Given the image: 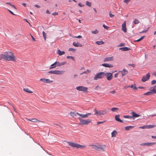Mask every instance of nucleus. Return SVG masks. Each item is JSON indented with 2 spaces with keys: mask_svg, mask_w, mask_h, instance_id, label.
Here are the masks:
<instances>
[{
  "mask_svg": "<svg viewBox=\"0 0 156 156\" xmlns=\"http://www.w3.org/2000/svg\"><path fill=\"white\" fill-rule=\"evenodd\" d=\"M117 132L116 130H114L111 133L112 137H114L116 136Z\"/></svg>",
  "mask_w": 156,
  "mask_h": 156,
  "instance_id": "29",
  "label": "nucleus"
},
{
  "mask_svg": "<svg viewBox=\"0 0 156 156\" xmlns=\"http://www.w3.org/2000/svg\"><path fill=\"white\" fill-rule=\"evenodd\" d=\"M30 35H31V37L32 38L33 40L34 41H35V38H34L30 34Z\"/></svg>",
  "mask_w": 156,
  "mask_h": 156,
  "instance_id": "58",
  "label": "nucleus"
},
{
  "mask_svg": "<svg viewBox=\"0 0 156 156\" xmlns=\"http://www.w3.org/2000/svg\"><path fill=\"white\" fill-rule=\"evenodd\" d=\"M98 32H99L98 31V30H97V29H96L95 30H94V31H91V33L92 34H97V33H98Z\"/></svg>",
  "mask_w": 156,
  "mask_h": 156,
  "instance_id": "37",
  "label": "nucleus"
},
{
  "mask_svg": "<svg viewBox=\"0 0 156 156\" xmlns=\"http://www.w3.org/2000/svg\"><path fill=\"white\" fill-rule=\"evenodd\" d=\"M86 147V146L85 145H80L79 144H77V148H85Z\"/></svg>",
  "mask_w": 156,
  "mask_h": 156,
  "instance_id": "31",
  "label": "nucleus"
},
{
  "mask_svg": "<svg viewBox=\"0 0 156 156\" xmlns=\"http://www.w3.org/2000/svg\"><path fill=\"white\" fill-rule=\"evenodd\" d=\"M6 56H5V52L4 54H1L0 55V60L2 59L5 60Z\"/></svg>",
  "mask_w": 156,
  "mask_h": 156,
  "instance_id": "25",
  "label": "nucleus"
},
{
  "mask_svg": "<svg viewBox=\"0 0 156 156\" xmlns=\"http://www.w3.org/2000/svg\"><path fill=\"white\" fill-rule=\"evenodd\" d=\"M6 4V5H10L11 6V5L12 4H11V3L10 2H6V3H5Z\"/></svg>",
  "mask_w": 156,
  "mask_h": 156,
  "instance_id": "61",
  "label": "nucleus"
},
{
  "mask_svg": "<svg viewBox=\"0 0 156 156\" xmlns=\"http://www.w3.org/2000/svg\"><path fill=\"white\" fill-rule=\"evenodd\" d=\"M151 83L152 85L156 83V80H153L152 81Z\"/></svg>",
  "mask_w": 156,
  "mask_h": 156,
  "instance_id": "46",
  "label": "nucleus"
},
{
  "mask_svg": "<svg viewBox=\"0 0 156 156\" xmlns=\"http://www.w3.org/2000/svg\"><path fill=\"white\" fill-rule=\"evenodd\" d=\"M106 75V74H105L104 72H99L96 74L94 77V79L96 80L99 79H101L104 78Z\"/></svg>",
  "mask_w": 156,
  "mask_h": 156,
  "instance_id": "4",
  "label": "nucleus"
},
{
  "mask_svg": "<svg viewBox=\"0 0 156 156\" xmlns=\"http://www.w3.org/2000/svg\"><path fill=\"white\" fill-rule=\"evenodd\" d=\"M130 88H137L136 86V84L134 83L133 84H132L131 85H130ZM137 88H145L144 87H139Z\"/></svg>",
  "mask_w": 156,
  "mask_h": 156,
  "instance_id": "33",
  "label": "nucleus"
},
{
  "mask_svg": "<svg viewBox=\"0 0 156 156\" xmlns=\"http://www.w3.org/2000/svg\"><path fill=\"white\" fill-rule=\"evenodd\" d=\"M102 66L106 67H112L113 65L112 64H109L108 63H103L101 65Z\"/></svg>",
  "mask_w": 156,
  "mask_h": 156,
  "instance_id": "20",
  "label": "nucleus"
},
{
  "mask_svg": "<svg viewBox=\"0 0 156 156\" xmlns=\"http://www.w3.org/2000/svg\"><path fill=\"white\" fill-rule=\"evenodd\" d=\"M106 74L107 78L108 80H110L112 78L113 76L112 73H105Z\"/></svg>",
  "mask_w": 156,
  "mask_h": 156,
  "instance_id": "10",
  "label": "nucleus"
},
{
  "mask_svg": "<svg viewBox=\"0 0 156 156\" xmlns=\"http://www.w3.org/2000/svg\"><path fill=\"white\" fill-rule=\"evenodd\" d=\"M58 12H55L52 13V15H58Z\"/></svg>",
  "mask_w": 156,
  "mask_h": 156,
  "instance_id": "57",
  "label": "nucleus"
},
{
  "mask_svg": "<svg viewBox=\"0 0 156 156\" xmlns=\"http://www.w3.org/2000/svg\"><path fill=\"white\" fill-rule=\"evenodd\" d=\"M130 0H124V2L126 3H128L129 2Z\"/></svg>",
  "mask_w": 156,
  "mask_h": 156,
  "instance_id": "51",
  "label": "nucleus"
},
{
  "mask_svg": "<svg viewBox=\"0 0 156 156\" xmlns=\"http://www.w3.org/2000/svg\"><path fill=\"white\" fill-rule=\"evenodd\" d=\"M56 63V62H55L53 64H52V65H51V66L49 67V69H51L55 68L57 66Z\"/></svg>",
  "mask_w": 156,
  "mask_h": 156,
  "instance_id": "23",
  "label": "nucleus"
},
{
  "mask_svg": "<svg viewBox=\"0 0 156 156\" xmlns=\"http://www.w3.org/2000/svg\"><path fill=\"white\" fill-rule=\"evenodd\" d=\"M8 11L12 14L13 15H15V14L12 11H11V10H10L9 9H8Z\"/></svg>",
  "mask_w": 156,
  "mask_h": 156,
  "instance_id": "49",
  "label": "nucleus"
},
{
  "mask_svg": "<svg viewBox=\"0 0 156 156\" xmlns=\"http://www.w3.org/2000/svg\"><path fill=\"white\" fill-rule=\"evenodd\" d=\"M68 144L70 146L72 147H77V143H74L73 142H68Z\"/></svg>",
  "mask_w": 156,
  "mask_h": 156,
  "instance_id": "14",
  "label": "nucleus"
},
{
  "mask_svg": "<svg viewBox=\"0 0 156 156\" xmlns=\"http://www.w3.org/2000/svg\"><path fill=\"white\" fill-rule=\"evenodd\" d=\"M22 5H23V6H24L25 7L26 6L27 4L25 3H22Z\"/></svg>",
  "mask_w": 156,
  "mask_h": 156,
  "instance_id": "64",
  "label": "nucleus"
},
{
  "mask_svg": "<svg viewBox=\"0 0 156 156\" xmlns=\"http://www.w3.org/2000/svg\"><path fill=\"white\" fill-rule=\"evenodd\" d=\"M64 71L59 70H54L50 71L48 73L51 74H55L57 75H60L63 73Z\"/></svg>",
  "mask_w": 156,
  "mask_h": 156,
  "instance_id": "7",
  "label": "nucleus"
},
{
  "mask_svg": "<svg viewBox=\"0 0 156 156\" xmlns=\"http://www.w3.org/2000/svg\"><path fill=\"white\" fill-rule=\"evenodd\" d=\"M23 90L24 91L28 93H32L33 92L32 91L30 90L29 88H23Z\"/></svg>",
  "mask_w": 156,
  "mask_h": 156,
  "instance_id": "30",
  "label": "nucleus"
},
{
  "mask_svg": "<svg viewBox=\"0 0 156 156\" xmlns=\"http://www.w3.org/2000/svg\"><path fill=\"white\" fill-rule=\"evenodd\" d=\"M57 53L59 55H61L65 53V52L64 51H61L59 49L58 50Z\"/></svg>",
  "mask_w": 156,
  "mask_h": 156,
  "instance_id": "28",
  "label": "nucleus"
},
{
  "mask_svg": "<svg viewBox=\"0 0 156 156\" xmlns=\"http://www.w3.org/2000/svg\"><path fill=\"white\" fill-rule=\"evenodd\" d=\"M46 13H47V14H50V12H49V11L48 10H46Z\"/></svg>",
  "mask_w": 156,
  "mask_h": 156,
  "instance_id": "62",
  "label": "nucleus"
},
{
  "mask_svg": "<svg viewBox=\"0 0 156 156\" xmlns=\"http://www.w3.org/2000/svg\"><path fill=\"white\" fill-rule=\"evenodd\" d=\"M56 62H57V63H56L57 66H61L64 65L66 63V61H65L64 62H57V61H56Z\"/></svg>",
  "mask_w": 156,
  "mask_h": 156,
  "instance_id": "21",
  "label": "nucleus"
},
{
  "mask_svg": "<svg viewBox=\"0 0 156 156\" xmlns=\"http://www.w3.org/2000/svg\"><path fill=\"white\" fill-rule=\"evenodd\" d=\"M125 130H127V131L129 130L130 129L129 128V126L125 127Z\"/></svg>",
  "mask_w": 156,
  "mask_h": 156,
  "instance_id": "47",
  "label": "nucleus"
},
{
  "mask_svg": "<svg viewBox=\"0 0 156 156\" xmlns=\"http://www.w3.org/2000/svg\"><path fill=\"white\" fill-rule=\"evenodd\" d=\"M75 37L76 38H81L82 37L81 36H80V35H79L77 37Z\"/></svg>",
  "mask_w": 156,
  "mask_h": 156,
  "instance_id": "60",
  "label": "nucleus"
},
{
  "mask_svg": "<svg viewBox=\"0 0 156 156\" xmlns=\"http://www.w3.org/2000/svg\"><path fill=\"white\" fill-rule=\"evenodd\" d=\"M113 57H108L105 58L104 60V62H105L108 61H113Z\"/></svg>",
  "mask_w": 156,
  "mask_h": 156,
  "instance_id": "16",
  "label": "nucleus"
},
{
  "mask_svg": "<svg viewBox=\"0 0 156 156\" xmlns=\"http://www.w3.org/2000/svg\"><path fill=\"white\" fill-rule=\"evenodd\" d=\"M26 119L30 121H31L32 122H38L39 121V120H38L37 119H35V118H34L33 119H29L27 118H26Z\"/></svg>",
  "mask_w": 156,
  "mask_h": 156,
  "instance_id": "26",
  "label": "nucleus"
},
{
  "mask_svg": "<svg viewBox=\"0 0 156 156\" xmlns=\"http://www.w3.org/2000/svg\"><path fill=\"white\" fill-rule=\"evenodd\" d=\"M119 49L120 50H122V51H126L130 50L131 48L128 47H124L120 48H119Z\"/></svg>",
  "mask_w": 156,
  "mask_h": 156,
  "instance_id": "17",
  "label": "nucleus"
},
{
  "mask_svg": "<svg viewBox=\"0 0 156 156\" xmlns=\"http://www.w3.org/2000/svg\"><path fill=\"white\" fill-rule=\"evenodd\" d=\"M125 45V44L124 43H121L119 45H118V47H121V46H124Z\"/></svg>",
  "mask_w": 156,
  "mask_h": 156,
  "instance_id": "45",
  "label": "nucleus"
},
{
  "mask_svg": "<svg viewBox=\"0 0 156 156\" xmlns=\"http://www.w3.org/2000/svg\"><path fill=\"white\" fill-rule=\"evenodd\" d=\"M42 34H43V37L44 39V40L45 41L46 40V34L44 32V31H43L42 32Z\"/></svg>",
  "mask_w": 156,
  "mask_h": 156,
  "instance_id": "41",
  "label": "nucleus"
},
{
  "mask_svg": "<svg viewBox=\"0 0 156 156\" xmlns=\"http://www.w3.org/2000/svg\"><path fill=\"white\" fill-rule=\"evenodd\" d=\"M109 15L111 17H113V16H114V15H112L111 13V12H110L109 13Z\"/></svg>",
  "mask_w": 156,
  "mask_h": 156,
  "instance_id": "54",
  "label": "nucleus"
},
{
  "mask_svg": "<svg viewBox=\"0 0 156 156\" xmlns=\"http://www.w3.org/2000/svg\"><path fill=\"white\" fill-rule=\"evenodd\" d=\"M105 122V121H102V122H97V125H99V124H102L104 122Z\"/></svg>",
  "mask_w": 156,
  "mask_h": 156,
  "instance_id": "52",
  "label": "nucleus"
},
{
  "mask_svg": "<svg viewBox=\"0 0 156 156\" xmlns=\"http://www.w3.org/2000/svg\"><path fill=\"white\" fill-rule=\"evenodd\" d=\"M128 65L129 66H130L132 67H134L135 66V65L134 64H128Z\"/></svg>",
  "mask_w": 156,
  "mask_h": 156,
  "instance_id": "50",
  "label": "nucleus"
},
{
  "mask_svg": "<svg viewBox=\"0 0 156 156\" xmlns=\"http://www.w3.org/2000/svg\"><path fill=\"white\" fill-rule=\"evenodd\" d=\"M34 6L38 8H40V6L37 5H34Z\"/></svg>",
  "mask_w": 156,
  "mask_h": 156,
  "instance_id": "59",
  "label": "nucleus"
},
{
  "mask_svg": "<svg viewBox=\"0 0 156 156\" xmlns=\"http://www.w3.org/2000/svg\"><path fill=\"white\" fill-rule=\"evenodd\" d=\"M90 70H89L88 69H87L86 71H84L82 73L80 74V75L82 74L83 73H90Z\"/></svg>",
  "mask_w": 156,
  "mask_h": 156,
  "instance_id": "38",
  "label": "nucleus"
},
{
  "mask_svg": "<svg viewBox=\"0 0 156 156\" xmlns=\"http://www.w3.org/2000/svg\"><path fill=\"white\" fill-rule=\"evenodd\" d=\"M78 5L79 6H80V7H82L83 6H84V5H82L81 3H79L78 4Z\"/></svg>",
  "mask_w": 156,
  "mask_h": 156,
  "instance_id": "56",
  "label": "nucleus"
},
{
  "mask_svg": "<svg viewBox=\"0 0 156 156\" xmlns=\"http://www.w3.org/2000/svg\"><path fill=\"white\" fill-rule=\"evenodd\" d=\"M133 22L135 24H138L139 23V21L137 19H135Z\"/></svg>",
  "mask_w": 156,
  "mask_h": 156,
  "instance_id": "39",
  "label": "nucleus"
},
{
  "mask_svg": "<svg viewBox=\"0 0 156 156\" xmlns=\"http://www.w3.org/2000/svg\"><path fill=\"white\" fill-rule=\"evenodd\" d=\"M67 58L68 59L71 58L73 61L75 60L74 57L72 56H67Z\"/></svg>",
  "mask_w": 156,
  "mask_h": 156,
  "instance_id": "40",
  "label": "nucleus"
},
{
  "mask_svg": "<svg viewBox=\"0 0 156 156\" xmlns=\"http://www.w3.org/2000/svg\"><path fill=\"white\" fill-rule=\"evenodd\" d=\"M123 117L127 119H131L132 118V116H129L128 115H124Z\"/></svg>",
  "mask_w": 156,
  "mask_h": 156,
  "instance_id": "42",
  "label": "nucleus"
},
{
  "mask_svg": "<svg viewBox=\"0 0 156 156\" xmlns=\"http://www.w3.org/2000/svg\"><path fill=\"white\" fill-rule=\"evenodd\" d=\"M156 143L155 142L153 143H141L140 144V145L141 146H152L154 144Z\"/></svg>",
  "mask_w": 156,
  "mask_h": 156,
  "instance_id": "9",
  "label": "nucleus"
},
{
  "mask_svg": "<svg viewBox=\"0 0 156 156\" xmlns=\"http://www.w3.org/2000/svg\"><path fill=\"white\" fill-rule=\"evenodd\" d=\"M99 144H97V145H91V146H92L93 147V148L94 149L98 151V149L99 148Z\"/></svg>",
  "mask_w": 156,
  "mask_h": 156,
  "instance_id": "22",
  "label": "nucleus"
},
{
  "mask_svg": "<svg viewBox=\"0 0 156 156\" xmlns=\"http://www.w3.org/2000/svg\"><path fill=\"white\" fill-rule=\"evenodd\" d=\"M77 89L80 91H82L83 92L86 93L87 92V88H76Z\"/></svg>",
  "mask_w": 156,
  "mask_h": 156,
  "instance_id": "24",
  "label": "nucleus"
},
{
  "mask_svg": "<svg viewBox=\"0 0 156 156\" xmlns=\"http://www.w3.org/2000/svg\"><path fill=\"white\" fill-rule=\"evenodd\" d=\"M11 6L12 8H14V9H16V7L14 5H13L12 4L11 5Z\"/></svg>",
  "mask_w": 156,
  "mask_h": 156,
  "instance_id": "55",
  "label": "nucleus"
},
{
  "mask_svg": "<svg viewBox=\"0 0 156 156\" xmlns=\"http://www.w3.org/2000/svg\"><path fill=\"white\" fill-rule=\"evenodd\" d=\"M82 117H78V119L79 120L80 125H88L91 122V120L90 119H83Z\"/></svg>",
  "mask_w": 156,
  "mask_h": 156,
  "instance_id": "3",
  "label": "nucleus"
},
{
  "mask_svg": "<svg viewBox=\"0 0 156 156\" xmlns=\"http://www.w3.org/2000/svg\"><path fill=\"white\" fill-rule=\"evenodd\" d=\"M99 148L98 149V151H105V149L106 148V146L105 145H99Z\"/></svg>",
  "mask_w": 156,
  "mask_h": 156,
  "instance_id": "11",
  "label": "nucleus"
},
{
  "mask_svg": "<svg viewBox=\"0 0 156 156\" xmlns=\"http://www.w3.org/2000/svg\"><path fill=\"white\" fill-rule=\"evenodd\" d=\"M119 72H121L122 74V76H123L128 73V71L125 69H124L122 71H119Z\"/></svg>",
  "mask_w": 156,
  "mask_h": 156,
  "instance_id": "15",
  "label": "nucleus"
},
{
  "mask_svg": "<svg viewBox=\"0 0 156 156\" xmlns=\"http://www.w3.org/2000/svg\"><path fill=\"white\" fill-rule=\"evenodd\" d=\"M76 50V49L72 48H70L69 49V51H75Z\"/></svg>",
  "mask_w": 156,
  "mask_h": 156,
  "instance_id": "43",
  "label": "nucleus"
},
{
  "mask_svg": "<svg viewBox=\"0 0 156 156\" xmlns=\"http://www.w3.org/2000/svg\"><path fill=\"white\" fill-rule=\"evenodd\" d=\"M150 73H148L146 74V75L143 77L141 80L143 82H145L148 80L150 79Z\"/></svg>",
  "mask_w": 156,
  "mask_h": 156,
  "instance_id": "8",
  "label": "nucleus"
},
{
  "mask_svg": "<svg viewBox=\"0 0 156 156\" xmlns=\"http://www.w3.org/2000/svg\"><path fill=\"white\" fill-rule=\"evenodd\" d=\"M122 30L125 33H126L127 32L126 21H125L122 25Z\"/></svg>",
  "mask_w": 156,
  "mask_h": 156,
  "instance_id": "12",
  "label": "nucleus"
},
{
  "mask_svg": "<svg viewBox=\"0 0 156 156\" xmlns=\"http://www.w3.org/2000/svg\"><path fill=\"white\" fill-rule=\"evenodd\" d=\"M5 52V60L8 61H16V58L14 55V54L12 52L8 51Z\"/></svg>",
  "mask_w": 156,
  "mask_h": 156,
  "instance_id": "2",
  "label": "nucleus"
},
{
  "mask_svg": "<svg viewBox=\"0 0 156 156\" xmlns=\"http://www.w3.org/2000/svg\"><path fill=\"white\" fill-rule=\"evenodd\" d=\"M147 30H143V31H142L140 32V33L141 34V33H146L147 32Z\"/></svg>",
  "mask_w": 156,
  "mask_h": 156,
  "instance_id": "48",
  "label": "nucleus"
},
{
  "mask_svg": "<svg viewBox=\"0 0 156 156\" xmlns=\"http://www.w3.org/2000/svg\"><path fill=\"white\" fill-rule=\"evenodd\" d=\"M115 119L116 120L120 122H123V121L119 119V115H116L115 116Z\"/></svg>",
  "mask_w": 156,
  "mask_h": 156,
  "instance_id": "18",
  "label": "nucleus"
},
{
  "mask_svg": "<svg viewBox=\"0 0 156 156\" xmlns=\"http://www.w3.org/2000/svg\"><path fill=\"white\" fill-rule=\"evenodd\" d=\"M131 114L132 115V118L137 117L140 116V115L136 114L135 112H132Z\"/></svg>",
  "mask_w": 156,
  "mask_h": 156,
  "instance_id": "27",
  "label": "nucleus"
},
{
  "mask_svg": "<svg viewBox=\"0 0 156 156\" xmlns=\"http://www.w3.org/2000/svg\"><path fill=\"white\" fill-rule=\"evenodd\" d=\"M155 126V125H148L147 126V128H153Z\"/></svg>",
  "mask_w": 156,
  "mask_h": 156,
  "instance_id": "36",
  "label": "nucleus"
},
{
  "mask_svg": "<svg viewBox=\"0 0 156 156\" xmlns=\"http://www.w3.org/2000/svg\"><path fill=\"white\" fill-rule=\"evenodd\" d=\"M40 81H42L44 83H51L53 82L52 80H51L48 79H46L45 78H41L40 80Z\"/></svg>",
  "mask_w": 156,
  "mask_h": 156,
  "instance_id": "13",
  "label": "nucleus"
},
{
  "mask_svg": "<svg viewBox=\"0 0 156 156\" xmlns=\"http://www.w3.org/2000/svg\"><path fill=\"white\" fill-rule=\"evenodd\" d=\"M140 128L141 129L147 128V126H143L140 127Z\"/></svg>",
  "mask_w": 156,
  "mask_h": 156,
  "instance_id": "53",
  "label": "nucleus"
},
{
  "mask_svg": "<svg viewBox=\"0 0 156 156\" xmlns=\"http://www.w3.org/2000/svg\"><path fill=\"white\" fill-rule=\"evenodd\" d=\"M94 111L95 112L94 114L97 115H104L105 114L107 113V111L106 109L98 111L96 109H94Z\"/></svg>",
  "mask_w": 156,
  "mask_h": 156,
  "instance_id": "5",
  "label": "nucleus"
},
{
  "mask_svg": "<svg viewBox=\"0 0 156 156\" xmlns=\"http://www.w3.org/2000/svg\"><path fill=\"white\" fill-rule=\"evenodd\" d=\"M73 44L74 46L77 47H82L83 46V45L80 44V43L78 42L77 43L73 42Z\"/></svg>",
  "mask_w": 156,
  "mask_h": 156,
  "instance_id": "19",
  "label": "nucleus"
},
{
  "mask_svg": "<svg viewBox=\"0 0 156 156\" xmlns=\"http://www.w3.org/2000/svg\"><path fill=\"white\" fill-rule=\"evenodd\" d=\"M119 108H113L111 109V111L113 112H117L119 110Z\"/></svg>",
  "mask_w": 156,
  "mask_h": 156,
  "instance_id": "32",
  "label": "nucleus"
},
{
  "mask_svg": "<svg viewBox=\"0 0 156 156\" xmlns=\"http://www.w3.org/2000/svg\"><path fill=\"white\" fill-rule=\"evenodd\" d=\"M95 43L98 45H99L104 44V42L103 41H97Z\"/></svg>",
  "mask_w": 156,
  "mask_h": 156,
  "instance_id": "34",
  "label": "nucleus"
},
{
  "mask_svg": "<svg viewBox=\"0 0 156 156\" xmlns=\"http://www.w3.org/2000/svg\"><path fill=\"white\" fill-rule=\"evenodd\" d=\"M86 4L90 7L91 6V3L88 1L86 2Z\"/></svg>",
  "mask_w": 156,
  "mask_h": 156,
  "instance_id": "35",
  "label": "nucleus"
},
{
  "mask_svg": "<svg viewBox=\"0 0 156 156\" xmlns=\"http://www.w3.org/2000/svg\"><path fill=\"white\" fill-rule=\"evenodd\" d=\"M110 93L112 94H114L115 93V91L114 90L110 92Z\"/></svg>",
  "mask_w": 156,
  "mask_h": 156,
  "instance_id": "63",
  "label": "nucleus"
},
{
  "mask_svg": "<svg viewBox=\"0 0 156 156\" xmlns=\"http://www.w3.org/2000/svg\"><path fill=\"white\" fill-rule=\"evenodd\" d=\"M69 114L70 116L73 118L77 117V116L78 115L79 116V117H82L84 118H87L88 116L90 115H91L90 113H87L85 114H80L76 111L73 112H71Z\"/></svg>",
  "mask_w": 156,
  "mask_h": 156,
  "instance_id": "1",
  "label": "nucleus"
},
{
  "mask_svg": "<svg viewBox=\"0 0 156 156\" xmlns=\"http://www.w3.org/2000/svg\"><path fill=\"white\" fill-rule=\"evenodd\" d=\"M103 27L107 30H108V29L109 28V27L106 26L105 24H103Z\"/></svg>",
  "mask_w": 156,
  "mask_h": 156,
  "instance_id": "44",
  "label": "nucleus"
},
{
  "mask_svg": "<svg viewBox=\"0 0 156 156\" xmlns=\"http://www.w3.org/2000/svg\"><path fill=\"white\" fill-rule=\"evenodd\" d=\"M152 89L150 90V91L144 94V95H149L154 94L156 93V88H152Z\"/></svg>",
  "mask_w": 156,
  "mask_h": 156,
  "instance_id": "6",
  "label": "nucleus"
}]
</instances>
